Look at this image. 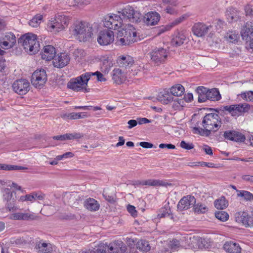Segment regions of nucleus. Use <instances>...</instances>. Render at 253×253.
Listing matches in <instances>:
<instances>
[{
	"mask_svg": "<svg viewBox=\"0 0 253 253\" xmlns=\"http://www.w3.org/2000/svg\"><path fill=\"white\" fill-rule=\"evenodd\" d=\"M219 117L215 113L207 114L204 116L202 122L203 128L194 127L193 132L194 133L200 134L202 136L210 135L211 132L216 131L219 127L221 126V122L219 120Z\"/></svg>",
	"mask_w": 253,
	"mask_h": 253,
	"instance_id": "f257e3e1",
	"label": "nucleus"
},
{
	"mask_svg": "<svg viewBox=\"0 0 253 253\" xmlns=\"http://www.w3.org/2000/svg\"><path fill=\"white\" fill-rule=\"evenodd\" d=\"M117 38L118 43L122 45H129L140 40L136 30L130 24L126 25L124 28L118 32Z\"/></svg>",
	"mask_w": 253,
	"mask_h": 253,
	"instance_id": "f03ea898",
	"label": "nucleus"
},
{
	"mask_svg": "<svg viewBox=\"0 0 253 253\" xmlns=\"http://www.w3.org/2000/svg\"><path fill=\"white\" fill-rule=\"evenodd\" d=\"M74 35L80 42H86L89 40L93 35L92 26L85 22H77L74 24Z\"/></svg>",
	"mask_w": 253,
	"mask_h": 253,
	"instance_id": "7ed1b4c3",
	"label": "nucleus"
},
{
	"mask_svg": "<svg viewBox=\"0 0 253 253\" xmlns=\"http://www.w3.org/2000/svg\"><path fill=\"white\" fill-rule=\"evenodd\" d=\"M18 42L21 43L25 51L30 54H35L40 49L37 36L32 33H28L21 36L18 40Z\"/></svg>",
	"mask_w": 253,
	"mask_h": 253,
	"instance_id": "20e7f679",
	"label": "nucleus"
},
{
	"mask_svg": "<svg viewBox=\"0 0 253 253\" xmlns=\"http://www.w3.org/2000/svg\"><path fill=\"white\" fill-rule=\"evenodd\" d=\"M90 77L91 74L89 72L83 74L76 78L72 79L68 83L67 86L74 91L88 92L89 89L86 88V86Z\"/></svg>",
	"mask_w": 253,
	"mask_h": 253,
	"instance_id": "39448f33",
	"label": "nucleus"
},
{
	"mask_svg": "<svg viewBox=\"0 0 253 253\" xmlns=\"http://www.w3.org/2000/svg\"><path fill=\"white\" fill-rule=\"evenodd\" d=\"M118 14L122 17L123 23H125L126 20L137 23L140 21L142 16L141 14L139 11L135 10L132 6L129 5H127L124 8L118 11Z\"/></svg>",
	"mask_w": 253,
	"mask_h": 253,
	"instance_id": "423d86ee",
	"label": "nucleus"
},
{
	"mask_svg": "<svg viewBox=\"0 0 253 253\" xmlns=\"http://www.w3.org/2000/svg\"><path fill=\"white\" fill-rule=\"evenodd\" d=\"M70 20V18L69 16L64 14H58L53 20L48 24V27L51 30L58 32L67 27Z\"/></svg>",
	"mask_w": 253,
	"mask_h": 253,
	"instance_id": "0eeeda50",
	"label": "nucleus"
},
{
	"mask_svg": "<svg viewBox=\"0 0 253 253\" xmlns=\"http://www.w3.org/2000/svg\"><path fill=\"white\" fill-rule=\"evenodd\" d=\"M102 22L105 27L113 30H117L125 24L119 14L107 15L103 19Z\"/></svg>",
	"mask_w": 253,
	"mask_h": 253,
	"instance_id": "6e6552de",
	"label": "nucleus"
},
{
	"mask_svg": "<svg viewBox=\"0 0 253 253\" xmlns=\"http://www.w3.org/2000/svg\"><path fill=\"white\" fill-rule=\"evenodd\" d=\"M169 51L164 48H155L149 53L151 61L157 66L164 64L167 60Z\"/></svg>",
	"mask_w": 253,
	"mask_h": 253,
	"instance_id": "1a4fd4ad",
	"label": "nucleus"
},
{
	"mask_svg": "<svg viewBox=\"0 0 253 253\" xmlns=\"http://www.w3.org/2000/svg\"><path fill=\"white\" fill-rule=\"evenodd\" d=\"M32 84L36 88H41L47 81V75L44 69L37 70L32 74Z\"/></svg>",
	"mask_w": 253,
	"mask_h": 253,
	"instance_id": "9d476101",
	"label": "nucleus"
},
{
	"mask_svg": "<svg viewBox=\"0 0 253 253\" xmlns=\"http://www.w3.org/2000/svg\"><path fill=\"white\" fill-rule=\"evenodd\" d=\"M13 91L21 95L26 94L30 89L29 82L24 79L17 80L12 84Z\"/></svg>",
	"mask_w": 253,
	"mask_h": 253,
	"instance_id": "9b49d317",
	"label": "nucleus"
},
{
	"mask_svg": "<svg viewBox=\"0 0 253 253\" xmlns=\"http://www.w3.org/2000/svg\"><path fill=\"white\" fill-rule=\"evenodd\" d=\"M114 34L111 30H102L99 33L97 42L100 45H107L113 42Z\"/></svg>",
	"mask_w": 253,
	"mask_h": 253,
	"instance_id": "f8f14e48",
	"label": "nucleus"
},
{
	"mask_svg": "<svg viewBox=\"0 0 253 253\" xmlns=\"http://www.w3.org/2000/svg\"><path fill=\"white\" fill-rule=\"evenodd\" d=\"M10 219L17 220H33L37 218V216L29 210L24 212L18 211L10 215Z\"/></svg>",
	"mask_w": 253,
	"mask_h": 253,
	"instance_id": "ddd939ff",
	"label": "nucleus"
},
{
	"mask_svg": "<svg viewBox=\"0 0 253 253\" xmlns=\"http://www.w3.org/2000/svg\"><path fill=\"white\" fill-rule=\"evenodd\" d=\"M16 37L11 32L6 33L0 40L1 46L4 49L12 47L16 43Z\"/></svg>",
	"mask_w": 253,
	"mask_h": 253,
	"instance_id": "4468645a",
	"label": "nucleus"
},
{
	"mask_svg": "<svg viewBox=\"0 0 253 253\" xmlns=\"http://www.w3.org/2000/svg\"><path fill=\"white\" fill-rule=\"evenodd\" d=\"M70 60L69 54L67 53H60L55 56L52 63L54 67L62 68L68 64Z\"/></svg>",
	"mask_w": 253,
	"mask_h": 253,
	"instance_id": "2eb2a0df",
	"label": "nucleus"
},
{
	"mask_svg": "<svg viewBox=\"0 0 253 253\" xmlns=\"http://www.w3.org/2000/svg\"><path fill=\"white\" fill-rule=\"evenodd\" d=\"M196 203V199L194 196L188 195L183 197L177 204V209L180 211L187 210L193 207Z\"/></svg>",
	"mask_w": 253,
	"mask_h": 253,
	"instance_id": "dca6fc26",
	"label": "nucleus"
},
{
	"mask_svg": "<svg viewBox=\"0 0 253 253\" xmlns=\"http://www.w3.org/2000/svg\"><path fill=\"white\" fill-rule=\"evenodd\" d=\"M236 221L240 223H242L246 227H252L253 226V218L249 215L245 211H239L235 214Z\"/></svg>",
	"mask_w": 253,
	"mask_h": 253,
	"instance_id": "f3484780",
	"label": "nucleus"
},
{
	"mask_svg": "<svg viewBox=\"0 0 253 253\" xmlns=\"http://www.w3.org/2000/svg\"><path fill=\"white\" fill-rule=\"evenodd\" d=\"M3 192V198L6 202V208L9 211L17 210L18 208L15 206V199L13 197L12 193L9 189H5Z\"/></svg>",
	"mask_w": 253,
	"mask_h": 253,
	"instance_id": "a211bd4d",
	"label": "nucleus"
},
{
	"mask_svg": "<svg viewBox=\"0 0 253 253\" xmlns=\"http://www.w3.org/2000/svg\"><path fill=\"white\" fill-rule=\"evenodd\" d=\"M163 4L165 6L164 11L167 13L173 15L178 14L177 0H163Z\"/></svg>",
	"mask_w": 253,
	"mask_h": 253,
	"instance_id": "6ab92c4d",
	"label": "nucleus"
},
{
	"mask_svg": "<svg viewBox=\"0 0 253 253\" xmlns=\"http://www.w3.org/2000/svg\"><path fill=\"white\" fill-rule=\"evenodd\" d=\"M211 27V26H207L203 23H197L192 27V32L197 37H202L208 32Z\"/></svg>",
	"mask_w": 253,
	"mask_h": 253,
	"instance_id": "aec40b11",
	"label": "nucleus"
},
{
	"mask_svg": "<svg viewBox=\"0 0 253 253\" xmlns=\"http://www.w3.org/2000/svg\"><path fill=\"white\" fill-rule=\"evenodd\" d=\"M35 249L38 253H51L53 247L50 243L41 240L36 242Z\"/></svg>",
	"mask_w": 253,
	"mask_h": 253,
	"instance_id": "412c9836",
	"label": "nucleus"
},
{
	"mask_svg": "<svg viewBox=\"0 0 253 253\" xmlns=\"http://www.w3.org/2000/svg\"><path fill=\"white\" fill-rule=\"evenodd\" d=\"M160 19V14L157 12H149L144 16V22L148 26H153L158 24Z\"/></svg>",
	"mask_w": 253,
	"mask_h": 253,
	"instance_id": "4be33fe9",
	"label": "nucleus"
},
{
	"mask_svg": "<svg viewBox=\"0 0 253 253\" xmlns=\"http://www.w3.org/2000/svg\"><path fill=\"white\" fill-rule=\"evenodd\" d=\"M224 137L225 139L236 142H243L245 137L241 133L234 130H227L224 132Z\"/></svg>",
	"mask_w": 253,
	"mask_h": 253,
	"instance_id": "5701e85b",
	"label": "nucleus"
},
{
	"mask_svg": "<svg viewBox=\"0 0 253 253\" xmlns=\"http://www.w3.org/2000/svg\"><path fill=\"white\" fill-rule=\"evenodd\" d=\"M56 51L54 46L47 45L44 47L41 54L42 59L46 61L53 60L55 56Z\"/></svg>",
	"mask_w": 253,
	"mask_h": 253,
	"instance_id": "b1692460",
	"label": "nucleus"
},
{
	"mask_svg": "<svg viewBox=\"0 0 253 253\" xmlns=\"http://www.w3.org/2000/svg\"><path fill=\"white\" fill-rule=\"evenodd\" d=\"M109 253H124L126 250V245L121 241H117L109 245Z\"/></svg>",
	"mask_w": 253,
	"mask_h": 253,
	"instance_id": "393cba45",
	"label": "nucleus"
},
{
	"mask_svg": "<svg viewBox=\"0 0 253 253\" xmlns=\"http://www.w3.org/2000/svg\"><path fill=\"white\" fill-rule=\"evenodd\" d=\"M241 35L243 40L247 42L253 37V27L251 23L247 22L245 24L241 31Z\"/></svg>",
	"mask_w": 253,
	"mask_h": 253,
	"instance_id": "a878e982",
	"label": "nucleus"
},
{
	"mask_svg": "<svg viewBox=\"0 0 253 253\" xmlns=\"http://www.w3.org/2000/svg\"><path fill=\"white\" fill-rule=\"evenodd\" d=\"M140 184L141 185H148L153 186H165L171 185V183H168L165 181L159 179H150L140 182Z\"/></svg>",
	"mask_w": 253,
	"mask_h": 253,
	"instance_id": "bb28decb",
	"label": "nucleus"
},
{
	"mask_svg": "<svg viewBox=\"0 0 253 253\" xmlns=\"http://www.w3.org/2000/svg\"><path fill=\"white\" fill-rule=\"evenodd\" d=\"M224 249L229 253H241V248L238 244L232 241L226 242L223 246Z\"/></svg>",
	"mask_w": 253,
	"mask_h": 253,
	"instance_id": "cd10ccee",
	"label": "nucleus"
},
{
	"mask_svg": "<svg viewBox=\"0 0 253 253\" xmlns=\"http://www.w3.org/2000/svg\"><path fill=\"white\" fill-rule=\"evenodd\" d=\"M112 79L117 84L123 83L126 79L125 74L120 69H115L113 71Z\"/></svg>",
	"mask_w": 253,
	"mask_h": 253,
	"instance_id": "c85d7f7f",
	"label": "nucleus"
},
{
	"mask_svg": "<svg viewBox=\"0 0 253 253\" xmlns=\"http://www.w3.org/2000/svg\"><path fill=\"white\" fill-rule=\"evenodd\" d=\"M84 206L90 211H96L99 210L100 205L96 200L89 198L84 201Z\"/></svg>",
	"mask_w": 253,
	"mask_h": 253,
	"instance_id": "c756f323",
	"label": "nucleus"
},
{
	"mask_svg": "<svg viewBox=\"0 0 253 253\" xmlns=\"http://www.w3.org/2000/svg\"><path fill=\"white\" fill-rule=\"evenodd\" d=\"M173 97L171 92L168 90H164L160 93L158 99L162 103L168 104L173 100Z\"/></svg>",
	"mask_w": 253,
	"mask_h": 253,
	"instance_id": "7c9ffc66",
	"label": "nucleus"
},
{
	"mask_svg": "<svg viewBox=\"0 0 253 253\" xmlns=\"http://www.w3.org/2000/svg\"><path fill=\"white\" fill-rule=\"evenodd\" d=\"M208 89L204 86H198L196 89V91L198 94V101L199 102H204L207 100Z\"/></svg>",
	"mask_w": 253,
	"mask_h": 253,
	"instance_id": "2f4dec72",
	"label": "nucleus"
},
{
	"mask_svg": "<svg viewBox=\"0 0 253 253\" xmlns=\"http://www.w3.org/2000/svg\"><path fill=\"white\" fill-rule=\"evenodd\" d=\"M61 117L64 119L77 120L81 118L86 117V113H65L61 115Z\"/></svg>",
	"mask_w": 253,
	"mask_h": 253,
	"instance_id": "473e14b6",
	"label": "nucleus"
},
{
	"mask_svg": "<svg viewBox=\"0 0 253 253\" xmlns=\"http://www.w3.org/2000/svg\"><path fill=\"white\" fill-rule=\"evenodd\" d=\"M133 62L132 58L128 55L122 56L118 58L117 63L120 67H126L131 65Z\"/></svg>",
	"mask_w": 253,
	"mask_h": 253,
	"instance_id": "72a5a7b5",
	"label": "nucleus"
},
{
	"mask_svg": "<svg viewBox=\"0 0 253 253\" xmlns=\"http://www.w3.org/2000/svg\"><path fill=\"white\" fill-rule=\"evenodd\" d=\"M185 36L181 33L178 32L171 40V44L175 46L181 45L185 40Z\"/></svg>",
	"mask_w": 253,
	"mask_h": 253,
	"instance_id": "f704fd0d",
	"label": "nucleus"
},
{
	"mask_svg": "<svg viewBox=\"0 0 253 253\" xmlns=\"http://www.w3.org/2000/svg\"><path fill=\"white\" fill-rule=\"evenodd\" d=\"M207 97V100L211 101H218L221 98L219 91L217 88H215L208 89V96Z\"/></svg>",
	"mask_w": 253,
	"mask_h": 253,
	"instance_id": "c9c22d12",
	"label": "nucleus"
},
{
	"mask_svg": "<svg viewBox=\"0 0 253 253\" xmlns=\"http://www.w3.org/2000/svg\"><path fill=\"white\" fill-rule=\"evenodd\" d=\"M184 87L180 84H175L170 88L172 95L175 96H180L182 95L184 92Z\"/></svg>",
	"mask_w": 253,
	"mask_h": 253,
	"instance_id": "e433bc0d",
	"label": "nucleus"
},
{
	"mask_svg": "<svg viewBox=\"0 0 253 253\" xmlns=\"http://www.w3.org/2000/svg\"><path fill=\"white\" fill-rule=\"evenodd\" d=\"M251 108V106L247 103L235 104V114L238 113L242 114L248 112Z\"/></svg>",
	"mask_w": 253,
	"mask_h": 253,
	"instance_id": "4c0bfd02",
	"label": "nucleus"
},
{
	"mask_svg": "<svg viewBox=\"0 0 253 253\" xmlns=\"http://www.w3.org/2000/svg\"><path fill=\"white\" fill-rule=\"evenodd\" d=\"M27 169V168L22 167V166L7 165V164H0V170H22V169Z\"/></svg>",
	"mask_w": 253,
	"mask_h": 253,
	"instance_id": "58836bf2",
	"label": "nucleus"
},
{
	"mask_svg": "<svg viewBox=\"0 0 253 253\" xmlns=\"http://www.w3.org/2000/svg\"><path fill=\"white\" fill-rule=\"evenodd\" d=\"M237 196L243 197L246 201L253 200V194L251 192L245 190H237Z\"/></svg>",
	"mask_w": 253,
	"mask_h": 253,
	"instance_id": "ea45409f",
	"label": "nucleus"
},
{
	"mask_svg": "<svg viewBox=\"0 0 253 253\" xmlns=\"http://www.w3.org/2000/svg\"><path fill=\"white\" fill-rule=\"evenodd\" d=\"M226 15L229 22L237 21L238 19L237 11L232 8H229L227 11Z\"/></svg>",
	"mask_w": 253,
	"mask_h": 253,
	"instance_id": "a19ab883",
	"label": "nucleus"
},
{
	"mask_svg": "<svg viewBox=\"0 0 253 253\" xmlns=\"http://www.w3.org/2000/svg\"><path fill=\"white\" fill-rule=\"evenodd\" d=\"M214 206L217 209H224L228 206V202L225 197H222L220 199L215 201Z\"/></svg>",
	"mask_w": 253,
	"mask_h": 253,
	"instance_id": "79ce46f5",
	"label": "nucleus"
},
{
	"mask_svg": "<svg viewBox=\"0 0 253 253\" xmlns=\"http://www.w3.org/2000/svg\"><path fill=\"white\" fill-rule=\"evenodd\" d=\"M137 248L140 251L148 252L150 250V246L148 241L140 240L137 243Z\"/></svg>",
	"mask_w": 253,
	"mask_h": 253,
	"instance_id": "37998d69",
	"label": "nucleus"
},
{
	"mask_svg": "<svg viewBox=\"0 0 253 253\" xmlns=\"http://www.w3.org/2000/svg\"><path fill=\"white\" fill-rule=\"evenodd\" d=\"M42 19V16L41 14H37L29 21V24L32 27H37L40 24Z\"/></svg>",
	"mask_w": 253,
	"mask_h": 253,
	"instance_id": "c03bdc74",
	"label": "nucleus"
},
{
	"mask_svg": "<svg viewBox=\"0 0 253 253\" xmlns=\"http://www.w3.org/2000/svg\"><path fill=\"white\" fill-rule=\"evenodd\" d=\"M172 101H173L172 108L174 110H180L185 105L183 99H177Z\"/></svg>",
	"mask_w": 253,
	"mask_h": 253,
	"instance_id": "a18cd8bd",
	"label": "nucleus"
},
{
	"mask_svg": "<svg viewBox=\"0 0 253 253\" xmlns=\"http://www.w3.org/2000/svg\"><path fill=\"white\" fill-rule=\"evenodd\" d=\"M187 17L188 16L186 14L181 15L179 17L176 18V19L169 23V27H170L171 29L172 27L179 24L180 23L184 21L185 19H187Z\"/></svg>",
	"mask_w": 253,
	"mask_h": 253,
	"instance_id": "49530a36",
	"label": "nucleus"
},
{
	"mask_svg": "<svg viewBox=\"0 0 253 253\" xmlns=\"http://www.w3.org/2000/svg\"><path fill=\"white\" fill-rule=\"evenodd\" d=\"M216 218L221 221H226L229 218L228 214L224 211H218L215 213Z\"/></svg>",
	"mask_w": 253,
	"mask_h": 253,
	"instance_id": "de8ad7c7",
	"label": "nucleus"
},
{
	"mask_svg": "<svg viewBox=\"0 0 253 253\" xmlns=\"http://www.w3.org/2000/svg\"><path fill=\"white\" fill-rule=\"evenodd\" d=\"M66 140L78 139L84 137V134L81 133L74 132L73 133L65 134Z\"/></svg>",
	"mask_w": 253,
	"mask_h": 253,
	"instance_id": "09e8293b",
	"label": "nucleus"
},
{
	"mask_svg": "<svg viewBox=\"0 0 253 253\" xmlns=\"http://www.w3.org/2000/svg\"><path fill=\"white\" fill-rule=\"evenodd\" d=\"M244 11L247 16L253 18V3H249L244 6Z\"/></svg>",
	"mask_w": 253,
	"mask_h": 253,
	"instance_id": "8fccbe9b",
	"label": "nucleus"
},
{
	"mask_svg": "<svg viewBox=\"0 0 253 253\" xmlns=\"http://www.w3.org/2000/svg\"><path fill=\"white\" fill-rule=\"evenodd\" d=\"M241 97L247 101L253 102V91H248L241 93Z\"/></svg>",
	"mask_w": 253,
	"mask_h": 253,
	"instance_id": "3c124183",
	"label": "nucleus"
},
{
	"mask_svg": "<svg viewBox=\"0 0 253 253\" xmlns=\"http://www.w3.org/2000/svg\"><path fill=\"white\" fill-rule=\"evenodd\" d=\"M95 251L96 253H105L107 252L109 253V245L105 244H100Z\"/></svg>",
	"mask_w": 253,
	"mask_h": 253,
	"instance_id": "603ef678",
	"label": "nucleus"
},
{
	"mask_svg": "<svg viewBox=\"0 0 253 253\" xmlns=\"http://www.w3.org/2000/svg\"><path fill=\"white\" fill-rule=\"evenodd\" d=\"M194 209V211L197 213H205L207 210L206 206L199 204L195 205Z\"/></svg>",
	"mask_w": 253,
	"mask_h": 253,
	"instance_id": "864d4df0",
	"label": "nucleus"
},
{
	"mask_svg": "<svg viewBox=\"0 0 253 253\" xmlns=\"http://www.w3.org/2000/svg\"><path fill=\"white\" fill-rule=\"evenodd\" d=\"M180 147L185 150H191L193 149L194 145L192 143H186L185 141L182 140L180 143Z\"/></svg>",
	"mask_w": 253,
	"mask_h": 253,
	"instance_id": "5fc2aeb1",
	"label": "nucleus"
},
{
	"mask_svg": "<svg viewBox=\"0 0 253 253\" xmlns=\"http://www.w3.org/2000/svg\"><path fill=\"white\" fill-rule=\"evenodd\" d=\"M127 210L132 216L136 217L137 215V211L135 210L134 206L128 205L127 206Z\"/></svg>",
	"mask_w": 253,
	"mask_h": 253,
	"instance_id": "6e6d98bb",
	"label": "nucleus"
},
{
	"mask_svg": "<svg viewBox=\"0 0 253 253\" xmlns=\"http://www.w3.org/2000/svg\"><path fill=\"white\" fill-rule=\"evenodd\" d=\"M223 109L225 111H228L233 116H236L235 114V104L224 106Z\"/></svg>",
	"mask_w": 253,
	"mask_h": 253,
	"instance_id": "4d7b16f0",
	"label": "nucleus"
},
{
	"mask_svg": "<svg viewBox=\"0 0 253 253\" xmlns=\"http://www.w3.org/2000/svg\"><path fill=\"white\" fill-rule=\"evenodd\" d=\"M91 76H96L97 80L100 82H104L106 81V79L103 77L102 73L99 72H96L94 73H90Z\"/></svg>",
	"mask_w": 253,
	"mask_h": 253,
	"instance_id": "13d9d810",
	"label": "nucleus"
},
{
	"mask_svg": "<svg viewBox=\"0 0 253 253\" xmlns=\"http://www.w3.org/2000/svg\"><path fill=\"white\" fill-rule=\"evenodd\" d=\"M239 38L238 34L235 32H232L229 34L228 36V39L230 40V42H234L235 41H237Z\"/></svg>",
	"mask_w": 253,
	"mask_h": 253,
	"instance_id": "bf43d9fd",
	"label": "nucleus"
},
{
	"mask_svg": "<svg viewBox=\"0 0 253 253\" xmlns=\"http://www.w3.org/2000/svg\"><path fill=\"white\" fill-rule=\"evenodd\" d=\"M170 246L171 247V249L172 250H173V251L176 250L180 246L179 241L176 239L173 240L171 242V244H170Z\"/></svg>",
	"mask_w": 253,
	"mask_h": 253,
	"instance_id": "052dcab7",
	"label": "nucleus"
},
{
	"mask_svg": "<svg viewBox=\"0 0 253 253\" xmlns=\"http://www.w3.org/2000/svg\"><path fill=\"white\" fill-rule=\"evenodd\" d=\"M33 195L34 196L35 201L36 200L42 201L45 197V195L41 192H33Z\"/></svg>",
	"mask_w": 253,
	"mask_h": 253,
	"instance_id": "680f3d73",
	"label": "nucleus"
},
{
	"mask_svg": "<svg viewBox=\"0 0 253 253\" xmlns=\"http://www.w3.org/2000/svg\"><path fill=\"white\" fill-rule=\"evenodd\" d=\"M103 196L106 201L111 203H113L115 202V198L113 196L109 195L107 193H104V192L103 193Z\"/></svg>",
	"mask_w": 253,
	"mask_h": 253,
	"instance_id": "e2e57ef3",
	"label": "nucleus"
},
{
	"mask_svg": "<svg viewBox=\"0 0 253 253\" xmlns=\"http://www.w3.org/2000/svg\"><path fill=\"white\" fill-rule=\"evenodd\" d=\"M242 179L246 182L253 183V175L249 174L243 175L242 176Z\"/></svg>",
	"mask_w": 253,
	"mask_h": 253,
	"instance_id": "0e129e2a",
	"label": "nucleus"
},
{
	"mask_svg": "<svg viewBox=\"0 0 253 253\" xmlns=\"http://www.w3.org/2000/svg\"><path fill=\"white\" fill-rule=\"evenodd\" d=\"M137 120L138 124L139 125H142L151 122L150 120H149L146 118H138Z\"/></svg>",
	"mask_w": 253,
	"mask_h": 253,
	"instance_id": "69168bd1",
	"label": "nucleus"
},
{
	"mask_svg": "<svg viewBox=\"0 0 253 253\" xmlns=\"http://www.w3.org/2000/svg\"><path fill=\"white\" fill-rule=\"evenodd\" d=\"M127 124H128V126H127L128 128L131 129L132 127L137 126V125L138 124L137 120H130L128 121Z\"/></svg>",
	"mask_w": 253,
	"mask_h": 253,
	"instance_id": "338daca9",
	"label": "nucleus"
},
{
	"mask_svg": "<svg viewBox=\"0 0 253 253\" xmlns=\"http://www.w3.org/2000/svg\"><path fill=\"white\" fill-rule=\"evenodd\" d=\"M203 150L208 155H212V150L211 148L208 145H205L203 147Z\"/></svg>",
	"mask_w": 253,
	"mask_h": 253,
	"instance_id": "774afa93",
	"label": "nucleus"
}]
</instances>
